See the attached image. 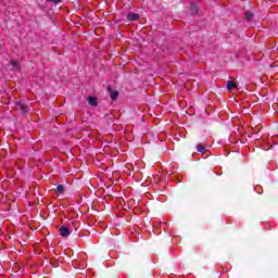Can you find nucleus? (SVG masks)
Segmentation results:
<instances>
[{
    "label": "nucleus",
    "mask_w": 278,
    "mask_h": 278,
    "mask_svg": "<svg viewBox=\"0 0 278 278\" xmlns=\"http://www.w3.org/2000/svg\"><path fill=\"white\" fill-rule=\"evenodd\" d=\"M15 110L22 114V116H25L26 114H29L31 112V108L25 103V101L18 100L15 102Z\"/></svg>",
    "instance_id": "1"
},
{
    "label": "nucleus",
    "mask_w": 278,
    "mask_h": 278,
    "mask_svg": "<svg viewBox=\"0 0 278 278\" xmlns=\"http://www.w3.org/2000/svg\"><path fill=\"white\" fill-rule=\"evenodd\" d=\"M59 231H60V236H62V238H68V236H71V230L66 226H61Z\"/></svg>",
    "instance_id": "2"
},
{
    "label": "nucleus",
    "mask_w": 278,
    "mask_h": 278,
    "mask_svg": "<svg viewBox=\"0 0 278 278\" xmlns=\"http://www.w3.org/2000/svg\"><path fill=\"white\" fill-rule=\"evenodd\" d=\"M140 18V15H138L137 13H128L127 14V21L131 22V21H138Z\"/></svg>",
    "instance_id": "3"
},
{
    "label": "nucleus",
    "mask_w": 278,
    "mask_h": 278,
    "mask_svg": "<svg viewBox=\"0 0 278 278\" xmlns=\"http://www.w3.org/2000/svg\"><path fill=\"white\" fill-rule=\"evenodd\" d=\"M12 71L18 72L21 71V65L15 60L11 61Z\"/></svg>",
    "instance_id": "4"
},
{
    "label": "nucleus",
    "mask_w": 278,
    "mask_h": 278,
    "mask_svg": "<svg viewBox=\"0 0 278 278\" xmlns=\"http://www.w3.org/2000/svg\"><path fill=\"white\" fill-rule=\"evenodd\" d=\"M88 103H89V105H91L92 108L97 106V105H98L97 98H94V97H89V98H88Z\"/></svg>",
    "instance_id": "5"
},
{
    "label": "nucleus",
    "mask_w": 278,
    "mask_h": 278,
    "mask_svg": "<svg viewBox=\"0 0 278 278\" xmlns=\"http://www.w3.org/2000/svg\"><path fill=\"white\" fill-rule=\"evenodd\" d=\"M253 16H254L253 12H251V11L245 12V18H247L248 23H251V21H253Z\"/></svg>",
    "instance_id": "6"
},
{
    "label": "nucleus",
    "mask_w": 278,
    "mask_h": 278,
    "mask_svg": "<svg viewBox=\"0 0 278 278\" xmlns=\"http://www.w3.org/2000/svg\"><path fill=\"white\" fill-rule=\"evenodd\" d=\"M227 88H228V90H236V88H238V85H236V83H233V81H228Z\"/></svg>",
    "instance_id": "7"
},
{
    "label": "nucleus",
    "mask_w": 278,
    "mask_h": 278,
    "mask_svg": "<svg viewBox=\"0 0 278 278\" xmlns=\"http://www.w3.org/2000/svg\"><path fill=\"white\" fill-rule=\"evenodd\" d=\"M197 151L199 153H205V146H203V143H198L197 144Z\"/></svg>",
    "instance_id": "8"
},
{
    "label": "nucleus",
    "mask_w": 278,
    "mask_h": 278,
    "mask_svg": "<svg viewBox=\"0 0 278 278\" xmlns=\"http://www.w3.org/2000/svg\"><path fill=\"white\" fill-rule=\"evenodd\" d=\"M65 190L66 189L64 188V185H58V187H56L58 194H64Z\"/></svg>",
    "instance_id": "9"
},
{
    "label": "nucleus",
    "mask_w": 278,
    "mask_h": 278,
    "mask_svg": "<svg viewBox=\"0 0 278 278\" xmlns=\"http://www.w3.org/2000/svg\"><path fill=\"white\" fill-rule=\"evenodd\" d=\"M190 10L191 14H197V12H199V8L194 3H191Z\"/></svg>",
    "instance_id": "10"
},
{
    "label": "nucleus",
    "mask_w": 278,
    "mask_h": 278,
    "mask_svg": "<svg viewBox=\"0 0 278 278\" xmlns=\"http://www.w3.org/2000/svg\"><path fill=\"white\" fill-rule=\"evenodd\" d=\"M111 99L112 101H116L118 99V91H111Z\"/></svg>",
    "instance_id": "11"
},
{
    "label": "nucleus",
    "mask_w": 278,
    "mask_h": 278,
    "mask_svg": "<svg viewBox=\"0 0 278 278\" xmlns=\"http://www.w3.org/2000/svg\"><path fill=\"white\" fill-rule=\"evenodd\" d=\"M48 3H53V5H60L62 3V0H46Z\"/></svg>",
    "instance_id": "12"
},
{
    "label": "nucleus",
    "mask_w": 278,
    "mask_h": 278,
    "mask_svg": "<svg viewBox=\"0 0 278 278\" xmlns=\"http://www.w3.org/2000/svg\"><path fill=\"white\" fill-rule=\"evenodd\" d=\"M40 10H45V7L43 5H39Z\"/></svg>",
    "instance_id": "13"
},
{
    "label": "nucleus",
    "mask_w": 278,
    "mask_h": 278,
    "mask_svg": "<svg viewBox=\"0 0 278 278\" xmlns=\"http://www.w3.org/2000/svg\"><path fill=\"white\" fill-rule=\"evenodd\" d=\"M108 90H110V87H108Z\"/></svg>",
    "instance_id": "14"
}]
</instances>
